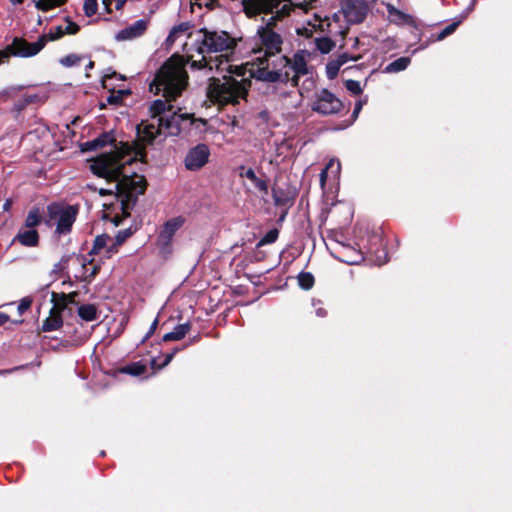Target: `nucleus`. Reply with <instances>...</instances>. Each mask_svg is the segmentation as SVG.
<instances>
[{"label": "nucleus", "mask_w": 512, "mask_h": 512, "mask_svg": "<svg viewBox=\"0 0 512 512\" xmlns=\"http://www.w3.org/2000/svg\"><path fill=\"white\" fill-rule=\"evenodd\" d=\"M188 85V74L184 69V61L179 57H170L158 70L150 90L162 94L164 99L152 101L148 109V118L137 125L138 135L148 144L158 137L177 136L187 132L193 125L194 118L190 113H182L175 107V101Z\"/></svg>", "instance_id": "nucleus-1"}, {"label": "nucleus", "mask_w": 512, "mask_h": 512, "mask_svg": "<svg viewBox=\"0 0 512 512\" xmlns=\"http://www.w3.org/2000/svg\"><path fill=\"white\" fill-rule=\"evenodd\" d=\"M115 139L109 133H103L94 140L82 144L83 151L97 150L107 145H113L112 149L101 154L90 164L93 174L107 180V187L100 188V195H113L119 205L122 215H130L131 209L135 206L139 195L146 189L144 176L132 172L129 174L127 167L136 160L120 151H116Z\"/></svg>", "instance_id": "nucleus-2"}, {"label": "nucleus", "mask_w": 512, "mask_h": 512, "mask_svg": "<svg viewBox=\"0 0 512 512\" xmlns=\"http://www.w3.org/2000/svg\"><path fill=\"white\" fill-rule=\"evenodd\" d=\"M282 17L275 14L265 26L258 28L256 47L251 51L252 62L258 65L253 75L258 80L291 82V86L296 87L300 76L308 73L307 63L303 51L295 54L293 59L281 55L283 38L272 26Z\"/></svg>", "instance_id": "nucleus-3"}, {"label": "nucleus", "mask_w": 512, "mask_h": 512, "mask_svg": "<svg viewBox=\"0 0 512 512\" xmlns=\"http://www.w3.org/2000/svg\"><path fill=\"white\" fill-rule=\"evenodd\" d=\"M189 38L192 42L185 44V57L179 56L184 61V67L189 63L192 69H206L217 73L236 72L238 75H245V69L242 66L231 62L229 52L236 47V41L226 31L201 28L189 34ZM172 57H178V55Z\"/></svg>", "instance_id": "nucleus-4"}, {"label": "nucleus", "mask_w": 512, "mask_h": 512, "mask_svg": "<svg viewBox=\"0 0 512 512\" xmlns=\"http://www.w3.org/2000/svg\"><path fill=\"white\" fill-rule=\"evenodd\" d=\"M220 74L222 75V80L215 77L210 78L207 88V95L210 100L223 106L229 104L236 105L240 100L245 99L250 82L244 78L241 80L233 78V74L239 76L236 72ZM241 76L243 77L244 75Z\"/></svg>", "instance_id": "nucleus-5"}, {"label": "nucleus", "mask_w": 512, "mask_h": 512, "mask_svg": "<svg viewBox=\"0 0 512 512\" xmlns=\"http://www.w3.org/2000/svg\"><path fill=\"white\" fill-rule=\"evenodd\" d=\"M364 234H369V223L365 221L356 223L353 229V244L348 243L343 249L332 250L323 237L322 242L332 256L346 264L355 265L364 260L365 252L373 251V245L365 243Z\"/></svg>", "instance_id": "nucleus-6"}, {"label": "nucleus", "mask_w": 512, "mask_h": 512, "mask_svg": "<svg viewBox=\"0 0 512 512\" xmlns=\"http://www.w3.org/2000/svg\"><path fill=\"white\" fill-rule=\"evenodd\" d=\"M65 35L63 25L52 28L48 35H42L36 42L29 43L23 38L15 37L7 47V51H0V63L9 57V54L18 57H32L37 55L46 45L47 40H57Z\"/></svg>", "instance_id": "nucleus-7"}, {"label": "nucleus", "mask_w": 512, "mask_h": 512, "mask_svg": "<svg viewBox=\"0 0 512 512\" xmlns=\"http://www.w3.org/2000/svg\"><path fill=\"white\" fill-rule=\"evenodd\" d=\"M47 212L49 221H56L55 232L61 235L71 231L78 214V208L72 205L52 203L48 205Z\"/></svg>", "instance_id": "nucleus-8"}, {"label": "nucleus", "mask_w": 512, "mask_h": 512, "mask_svg": "<svg viewBox=\"0 0 512 512\" xmlns=\"http://www.w3.org/2000/svg\"><path fill=\"white\" fill-rule=\"evenodd\" d=\"M340 7V12L334 13L332 19L337 22L342 14L348 25L362 23L370 10L367 0H341Z\"/></svg>", "instance_id": "nucleus-9"}, {"label": "nucleus", "mask_w": 512, "mask_h": 512, "mask_svg": "<svg viewBox=\"0 0 512 512\" xmlns=\"http://www.w3.org/2000/svg\"><path fill=\"white\" fill-rule=\"evenodd\" d=\"M184 223L185 218L183 216H177L167 220L163 224L157 237V247L162 254H170L172 252L173 238Z\"/></svg>", "instance_id": "nucleus-10"}, {"label": "nucleus", "mask_w": 512, "mask_h": 512, "mask_svg": "<svg viewBox=\"0 0 512 512\" xmlns=\"http://www.w3.org/2000/svg\"><path fill=\"white\" fill-rule=\"evenodd\" d=\"M52 301L54 308L51 310L50 316L44 321L42 325L43 331L49 332L60 328L63 324L62 318L59 314L54 313L55 309H64L68 303L74 302V294L66 295L64 293H52Z\"/></svg>", "instance_id": "nucleus-11"}, {"label": "nucleus", "mask_w": 512, "mask_h": 512, "mask_svg": "<svg viewBox=\"0 0 512 512\" xmlns=\"http://www.w3.org/2000/svg\"><path fill=\"white\" fill-rule=\"evenodd\" d=\"M341 164L337 158H331L322 168V190L327 187L329 194L335 195L339 190Z\"/></svg>", "instance_id": "nucleus-12"}, {"label": "nucleus", "mask_w": 512, "mask_h": 512, "mask_svg": "<svg viewBox=\"0 0 512 512\" xmlns=\"http://www.w3.org/2000/svg\"><path fill=\"white\" fill-rule=\"evenodd\" d=\"M366 244L373 245V251L365 252V255L370 256V261L377 266H381L388 261V253L383 246L381 234L371 230L369 227V234H364Z\"/></svg>", "instance_id": "nucleus-13"}, {"label": "nucleus", "mask_w": 512, "mask_h": 512, "mask_svg": "<svg viewBox=\"0 0 512 512\" xmlns=\"http://www.w3.org/2000/svg\"><path fill=\"white\" fill-rule=\"evenodd\" d=\"M210 149L206 144H197L187 152L184 164L187 170L197 171L204 167L209 160Z\"/></svg>", "instance_id": "nucleus-14"}, {"label": "nucleus", "mask_w": 512, "mask_h": 512, "mask_svg": "<svg viewBox=\"0 0 512 512\" xmlns=\"http://www.w3.org/2000/svg\"><path fill=\"white\" fill-rule=\"evenodd\" d=\"M149 25L148 19H139L131 25L121 29L115 36L117 41H130L141 37Z\"/></svg>", "instance_id": "nucleus-15"}, {"label": "nucleus", "mask_w": 512, "mask_h": 512, "mask_svg": "<svg viewBox=\"0 0 512 512\" xmlns=\"http://www.w3.org/2000/svg\"><path fill=\"white\" fill-rule=\"evenodd\" d=\"M342 110H345L347 113L349 108H346L344 103L334 94L326 89H322V115L338 114Z\"/></svg>", "instance_id": "nucleus-16"}, {"label": "nucleus", "mask_w": 512, "mask_h": 512, "mask_svg": "<svg viewBox=\"0 0 512 512\" xmlns=\"http://www.w3.org/2000/svg\"><path fill=\"white\" fill-rule=\"evenodd\" d=\"M273 199L277 206L291 205L295 199L296 191L290 186L282 187L277 185L272 190Z\"/></svg>", "instance_id": "nucleus-17"}, {"label": "nucleus", "mask_w": 512, "mask_h": 512, "mask_svg": "<svg viewBox=\"0 0 512 512\" xmlns=\"http://www.w3.org/2000/svg\"><path fill=\"white\" fill-rule=\"evenodd\" d=\"M13 241L26 247H35L39 243V234L36 229L21 228Z\"/></svg>", "instance_id": "nucleus-18"}, {"label": "nucleus", "mask_w": 512, "mask_h": 512, "mask_svg": "<svg viewBox=\"0 0 512 512\" xmlns=\"http://www.w3.org/2000/svg\"><path fill=\"white\" fill-rule=\"evenodd\" d=\"M366 103H367V96H365L363 99L358 100L355 103L353 112H352V114H351L349 119L341 121V123L339 125L335 126V127H328V126H326V125L324 126L322 124V131L323 130H343V129L348 128L349 126H351L356 121V119L358 118V116H359L363 106Z\"/></svg>", "instance_id": "nucleus-19"}, {"label": "nucleus", "mask_w": 512, "mask_h": 512, "mask_svg": "<svg viewBox=\"0 0 512 512\" xmlns=\"http://www.w3.org/2000/svg\"><path fill=\"white\" fill-rule=\"evenodd\" d=\"M464 15H459L453 19V21L447 25L443 30H441L436 36H433L427 43L423 44L419 49H424L428 46L429 42L433 41H442L446 37L453 34L458 26L463 22Z\"/></svg>", "instance_id": "nucleus-20"}, {"label": "nucleus", "mask_w": 512, "mask_h": 512, "mask_svg": "<svg viewBox=\"0 0 512 512\" xmlns=\"http://www.w3.org/2000/svg\"><path fill=\"white\" fill-rule=\"evenodd\" d=\"M314 16V22L307 21V23L301 27H297L296 31L299 36L309 39L312 38L313 34L317 32V29L320 28V18L317 13H315Z\"/></svg>", "instance_id": "nucleus-21"}, {"label": "nucleus", "mask_w": 512, "mask_h": 512, "mask_svg": "<svg viewBox=\"0 0 512 512\" xmlns=\"http://www.w3.org/2000/svg\"><path fill=\"white\" fill-rule=\"evenodd\" d=\"M190 328L191 325L189 323L179 324L174 328L173 331L166 333L163 336V341H179L186 336V334L190 331Z\"/></svg>", "instance_id": "nucleus-22"}, {"label": "nucleus", "mask_w": 512, "mask_h": 512, "mask_svg": "<svg viewBox=\"0 0 512 512\" xmlns=\"http://www.w3.org/2000/svg\"><path fill=\"white\" fill-rule=\"evenodd\" d=\"M78 315L84 321H94L98 318L97 308L94 304L81 305L78 307Z\"/></svg>", "instance_id": "nucleus-23"}, {"label": "nucleus", "mask_w": 512, "mask_h": 512, "mask_svg": "<svg viewBox=\"0 0 512 512\" xmlns=\"http://www.w3.org/2000/svg\"><path fill=\"white\" fill-rule=\"evenodd\" d=\"M411 59L409 57H400L391 63H389L385 68V73H398L404 71L410 64Z\"/></svg>", "instance_id": "nucleus-24"}, {"label": "nucleus", "mask_w": 512, "mask_h": 512, "mask_svg": "<svg viewBox=\"0 0 512 512\" xmlns=\"http://www.w3.org/2000/svg\"><path fill=\"white\" fill-rule=\"evenodd\" d=\"M345 55L340 56L337 60L329 61L326 65V75L329 79H334L339 72L340 67L346 63Z\"/></svg>", "instance_id": "nucleus-25"}, {"label": "nucleus", "mask_w": 512, "mask_h": 512, "mask_svg": "<svg viewBox=\"0 0 512 512\" xmlns=\"http://www.w3.org/2000/svg\"><path fill=\"white\" fill-rule=\"evenodd\" d=\"M109 241H111V237L108 234L98 235L95 240L93 247L91 249V254H102L106 250Z\"/></svg>", "instance_id": "nucleus-26"}, {"label": "nucleus", "mask_w": 512, "mask_h": 512, "mask_svg": "<svg viewBox=\"0 0 512 512\" xmlns=\"http://www.w3.org/2000/svg\"><path fill=\"white\" fill-rule=\"evenodd\" d=\"M119 372L131 376H140L146 372V365L141 362H134L122 367Z\"/></svg>", "instance_id": "nucleus-27"}, {"label": "nucleus", "mask_w": 512, "mask_h": 512, "mask_svg": "<svg viewBox=\"0 0 512 512\" xmlns=\"http://www.w3.org/2000/svg\"><path fill=\"white\" fill-rule=\"evenodd\" d=\"M41 214L38 208H33L29 211L25 223L24 228L27 229H35L36 226H38L41 223Z\"/></svg>", "instance_id": "nucleus-28"}, {"label": "nucleus", "mask_w": 512, "mask_h": 512, "mask_svg": "<svg viewBox=\"0 0 512 512\" xmlns=\"http://www.w3.org/2000/svg\"><path fill=\"white\" fill-rule=\"evenodd\" d=\"M330 241H333L336 245V248H332V250H340L343 249V246H347L348 243L353 244V237L347 238L343 232H333L329 236Z\"/></svg>", "instance_id": "nucleus-29"}, {"label": "nucleus", "mask_w": 512, "mask_h": 512, "mask_svg": "<svg viewBox=\"0 0 512 512\" xmlns=\"http://www.w3.org/2000/svg\"><path fill=\"white\" fill-rule=\"evenodd\" d=\"M65 2L66 0H37L35 1V7L38 10L48 11L63 5Z\"/></svg>", "instance_id": "nucleus-30"}, {"label": "nucleus", "mask_w": 512, "mask_h": 512, "mask_svg": "<svg viewBox=\"0 0 512 512\" xmlns=\"http://www.w3.org/2000/svg\"><path fill=\"white\" fill-rule=\"evenodd\" d=\"M315 282L314 276L309 272H301L298 275V284L304 290H309Z\"/></svg>", "instance_id": "nucleus-31"}, {"label": "nucleus", "mask_w": 512, "mask_h": 512, "mask_svg": "<svg viewBox=\"0 0 512 512\" xmlns=\"http://www.w3.org/2000/svg\"><path fill=\"white\" fill-rule=\"evenodd\" d=\"M82 59L83 57L77 54H69L60 59V64L64 67H73L78 65Z\"/></svg>", "instance_id": "nucleus-32"}, {"label": "nucleus", "mask_w": 512, "mask_h": 512, "mask_svg": "<svg viewBox=\"0 0 512 512\" xmlns=\"http://www.w3.org/2000/svg\"><path fill=\"white\" fill-rule=\"evenodd\" d=\"M128 90H118L116 92H112L107 98L106 102L110 105H117L122 101L124 95L129 94Z\"/></svg>", "instance_id": "nucleus-33"}, {"label": "nucleus", "mask_w": 512, "mask_h": 512, "mask_svg": "<svg viewBox=\"0 0 512 512\" xmlns=\"http://www.w3.org/2000/svg\"><path fill=\"white\" fill-rule=\"evenodd\" d=\"M38 99L36 94L25 95L21 100L15 104L18 111L23 110L28 104L35 102Z\"/></svg>", "instance_id": "nucleus-34"}, {"label": "nucleus", "mask_w": 512, "mask_h": 512, "mask_svg": "<svg viewBox=\"0 0 512 512\" xmlns=\"http://www.w3.org/2000/svg\"><path fill=\"white\" fill-rule=\"evenodd\" d=\"M392 17L393 21L397 24H411L413 22V17L409 14L402 12L401 10H398V13H396Z\"/></svg>", "instance_id": "nucleus-35"}, {"label": "nucleus", "mask_w": 512, "mask_h": 512, "mask_svg": "<svg viewBox=\"0 0 512 512\" xmlns=\"http://www.w3.org/2000/svg\"><path fill=\"white\" fill-rule=\"evenodd\" d=\"M345 87L348 91L355 95H360L363 92L360 82L356 80H347L345 82Z\"/></svg>", "instance_id": "nucleus-36"}, {"label": "nucleus", "mask_w": 512, "mask_h": 512, "mask_svg": "<svg viewBox=\"0 0 512 512\" xmlns=\"http://www.w3.org/2000/svg\"><path fill=\"white\" fill-rule=\"evenodd\" d=\"M278 230L277 229H272L270 231H268L265 236L260 240V245H265V244H271L273 242H275L278 238Z\"/></svg>", "instance_id": "nucleus-37"}, {"label": "nucleus", "mask_w": 512, "mask_h": 512, "mask_svg": "<svg viewBox=\"0 0 512 512\" xmlns=\"http://www.w3.org/2000/svg\"><path fill=\"white\" fill-rule=\"evenodd\" d=\"M97 1L98 0H85L84 1V12L87 16H92L97 12Z\"/></svg>", "instance_id": "nucleus-38"}, {"label": "nucleus", "mask_w": 512, "mask_h": 512, "mask_svg": "<svg viewBox=\"0 0 512 512\" xmlns=\"http://www.w3.org/2000/svg\"><path fill=\"white\" fill-rule=\"evenodd\" d=\"M120 244H118L112 237L111 241H109L108 246L106 247V250L103 253V256L106 258H110L114 253L118 251V247Z\"/></svg>", "instance_id": "nucleus-39"}, {"label": "nucleus", "mask_w": 512, "mask_h": 512, "mask_svg": "<svg viewBox=\"0 0 512 512\" xmlns=\"http://www.w3.org/2000/svg\"><path fill=\"white\" fill-rule=\"evenodd\" d=\"M63 28H64L65 35L66 34H69V35L76 34L79 30V26L75 22L69 21V20H67L65 25H63Z\"/></svg>", "instance_id": "nucleus-40"}, {"label": "nucleus", "mask_w": 512, "mask_h": 512, "mask_svg": "<svg viewBox=\"0 0 512 512\" xmlns=\"http://www.w3.org/2000/svg\"><path fill=\"white\" fill-rule=\"evenodd\" d=\"M131 236V231L129 229H124V230H120L118 231L117 235L115 236V238H113L118 244H123L127 238H129Z\"/></svg>", "instance_id": "nucleus-41"}, {"label": "nucleus", "mask_w": 512, "mask_h": 512, "mask_svg": "<svg viewBox=\"0 0 512 512\" xmlns=\"http://www.w3.org/2000/svg\"><path fill=\"white\" fill-rule=\"evenodd\" d=\"M333 46L334 43L330 38L322 36V55L329 53Z\"/></svg>", "instance_id": "nucleus-42"}, {"label": "nucleus", "mask_w": 512, "mask_h": 512, "mask_svg": "<svg viewBox=\"0 0 512 512\" xmlns=\"http://www.w3.org/2000/svg\"><path fill=\"white\" fill-rule=\"evenodd\" d=\"M32 300L29 298H23L19 305H18V311L20 314H23L26 310H28L31 306Z\"/></svg>", "instance_id": "nucleus-43"}, {"label": "nucleus", "mask_w": 512, "mask_h": 512, "mask_svg": "<svg viewBox=\"0 0 512 512\" xmlns=\"http://www.w3.org/2000/svg\"><path fill=\"white\" fill-rule=\"evenodd\" d=\"M188 29V24L187 23H182L176 27H174L172 29V31L170 32L169 36H168V39H171L173 38L178 32H184Z\"/></svg>", "instance_id": "nucleus-44"}, {"label": "nucleus", "mask_w": 512, "mask_h": 512, "mask_svg": "<svg viewBox=\"0 0 512 512\" xmlns=\"http://www.w3.org/2000/svg\"><path fill=\"white\" fill-rule=\"evenodd\" d=\"M255 187L260 190V191H264V192H267L268 190V185L266 183L265 180H262L260 178H257L256 181L253 182Z\"/></svg>", "instance_id": "nucleus-45"}, {"label": "nucleus", "mask_w": 512, "mask_h": 512, "mask_svg": "<svg viewBox=\"0 0 512 512\" xmlns=\"http://www.w3.org/2000/svg\"><path fill=\"white\" fill-rule=\"evenodd\" d=\"M157 326H158V318H155L154 321L152 322L148 332L146 333L143 341H146L147 339H149L154 334Z\"/></svg>", "instance_id": "nucleus-46"}, {"label": "nucleus", "mask_w": 512, "mask_h": 512, "mask_svg": "<svg viewBox=\"0 0 512 512\" xmlns=\"http://www.w3.org/2000/svg\"><path fill=\"white\" fill-rule=\"evenodd\" d=\"M179 350H180V349L176 348V349H174L171 353L166 354L165 359H164V362H163V364L161 365V367H164V366L168 365V364L172 361V359H173L174 355H175Z\"/></svg>", "instance_id": "nucleus-47"}, {"label": "nucleus", "mask_w": 512, "mask_h": 512, "mask_svg": "<svg viewBox=\"0 0 512 512\" xmlns=\"http://www.w3.org/2000/svg\"><path fill=\"white\" fill-rule=\"evenodd\" d=\"M245 177L252 182L256 181L258 178L255 171L252 168H249L248 170H246Z\"/></svg>", "instance_id": "nucleus-48"}, {"label": "nucleus", "mask_w": 512, "mask_h": 512, "mask_svg": "<svg viewBox=\"0 0 512 512\" xmlns=\"http://www.w3.org/2000/svg\"><path fill=\"white\" fill-rule=\"evenodd\" d=\"M476 0H472L471 4L460 14L464 15V19L469 15V13L474 9Z\"/></svg>", "instance_id": "nucleus-49"}, {"label": "nucleus", "mask_w": 512, "mask_h": 512, "mask_svg": "<svg viewBox=\"0 0 512 512\" xmlns=\"http://www.w3.org/2000/svg\"><path fill=\"white\" fill-rule=\"evenodd\" d=\"M386 9H387V12L388 14L392 17L394 16L396 13H398V10L395 6H393L392 4L388 3L386 5Z\"/></svg>", "instance_id": "nucleus-50"}, {"label": "nucleus", "mask_w": 512, "mask_h": 512, "mask_svg": "<svg viewBox=\"0 0 512 512\" xmlns=\"http://www.w3.org/2000/svg\"><path fill=\"white\" fill-rule=\"evenodd\" d=\"M9 320V316L0 311V325H3Z\"/></svg>", "instance_id": "nucleus-51"}, {"label": "nucleus", "mask_w": 512, "mask_h": 512, "mask_svg": "<svg viewBox=\"0 0 512 512\" xmlns=\"http://www.w3.org/2000/svg\"><path fill=\"white\" fill-rule=\"evenodd\" d=\"M116 4H115V8L117 10H120L124 4L127 2V0H115Z\"/></svg>", "instance_id": "nucleus-52"}, {"label": "nucleus", "mask_w": 512, "mask_h": 512, "mask_svg": "<svg viewBox=\"0 0 512 512\" xmlns=\"http://www.w3.org/2000/svg\"><path fill=\"white\" fill-rule=\"evenodd\" d=\"M112 0H102V4L105 7L107 12H111L110 5Z\"/></svg>", "instance_id": "nucleus-53"}, {"label": "nucleus", "mask_w": 512, "mask_h": 512, "mask_svg": "<svg viewBox=\"0 0 512 512\" xmlns=\"http://www.w3.org/2000/svg\"><path fill=\"white\" fill-rule=\"evenodd\" d=\"M313 42L316 50H320V36H316L313 38Z\"/></svg>", "instance_id": "nucleus-54"}, {"label": "nucleus", "mask_w": 512, "mask_h": 512, "mask_svg": "<svg viewBox=\"0 0 512 512\" xmlns=\"http://www.w3.org/2000/svg\"><path fill=\"white\" fill-rule=\"evenodd\" d=\"M341 208H343V209L347 212L348 217H351V216H352L351 208H350L347 204H342V205H341Z\"/></svg>", "instance_id": "nucleus-55"}, {"label": "nucleus", "mask_w": 512, "mask_h": 512, "mask_svg": "<svg viewBox=\"0 0 512 512\" xmlns=\"http://www.w3.org/2000/svg\"><path fill=\"white\" fill-rule=\"evenodd\" d=\"M11 204H12L11 200H6L5 203L3 204V210L8 211L11 207Z\"/></svg>", "instance_id": "nucleus-56"}, {"label": "nucleus", "mask_w": 512, "mask_h": 512, "mask_svg": "<svg viewBox=\"0 0 512 512\" xmlns=\"http://www.w3.org/2000/svg\"><path fill=\"white\" fill-rule=\"evenodd\" d=\"M313 110L317 112L320 111V103L318 101L313 104Z\"/></svg>", "instance_id": "nucleus-57"}, {"label": "nucleus", "mask_w": 512, "mask_h": 512, "mask_svg": "<svg viewBox=\"0 0 512 512\" xmlns=\"http://www.w3.org/2000/svg\"><path fill=\"white\" fill-rule=\"evenodd\" d=\"M13 5H19L24 2V0H9Z\"/></svg>", "instance_id": "nucleus-58"}, {"label": "nucleus", "mask_w": 512, "mask_h": 512, "mask_svg": "<svg viewBox=\"0 0 512 512\" xmlns=\"http://www.w3.org/2000/svg\"><path fill=\"white\" fill-rule=\"evenodd\" d=\"M93 67H94V62L90 60L86 65V70L92 69Z\"/></svg>", "instance_id": "nucleus-59"}, {"label": "nucleus", "mask_w": 512, "mask_h": 512, "mask_svg": "<svg viewBox=\"0 0 512 512\" xmlns=\"http://www.w3.org/2000/svg\"><path fill=\"white\" fill-rule=\"evenodd\" d=\"M324 21H328L327 26H330V25H331V23H330V18H329V17H325V19H323V18H322V23H323Z\"/></svg>", "instance_id": "nucleus-60"}, {"label": "nucleus", "mask_w": 512, "mask_h": 512, "mask_svg": "<svg viewBox=\"0 0 512 512\" xmlns=\"http://www.w3.org/2000/svg\"><path fill=\"white\" fill-rule=\"evenodd\" d=\"M11 370H0V375H3V374H7L9 373Z\"/></svg>", "instance_id": "nucleus-61"}, {"label": "nucleus", "mask_w": 512, "mask_h": 512, "mask_svg": "<svg viewBox=\"0 0 512 512\" xmlns=\"http://www.w3.org/2000/svg\"><path fill=\"white\" fill-rule=\"evenodd\" d=\"M315 314H316V316H320V308H317V309L315 310Z\"/></svg>", "instance_id": "nucleus-62"}, {"label": "nucleus", "mask_w": 512, "mask_h": 512, "mask_svg": "<svg viewBox=\"0 0 512 512\" xmlns=\"http://www.w3.org/2000/svg\"><path fill=\"white\" fill-rule=\"evenodd\" d=\"M321 211L322 213L324 212V201L322 200V208H321Z\"/></svg>", "instance_id": "nucleus-63"}]
</instances>
